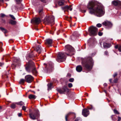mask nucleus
Segmentation results:
<instances>
[{"mask_svg": "<svg viewBox=\"0 0 121 121\" xmlns=\"http://www.w3.org/2000/svg\"><path fill=\"white\" fill-rule=\"evenodd\" d=\"M87 8L89 10L90 13L94 14L97 17H101L104 14L105 11L104 7L102 5H95L94 3L92 1L89 3Z\"/></svg>", "mask_w": 121, "mask_h": 121, "instance_id": "f257e3e1", "label": "nucleus"}, {"mask_svg": "<svg viewBox=\"0 0 121 121\" xmlns=\"http://www.w3.org/2000/svg\"><path fill=\"white\" fill-rule=\"evenodd\" d=\"M81 63L83 67L86 70L89 71L92 69L93 62L91 57H87L82 59Z\"/></svg>", "mask_w": 121, "mask_h": 121, "instance_id": "f03ea898", "label": "nucleus"}, {"mask_svg": "<svg viewBox=\"0 0 121 121\" xmlns=\"http://www.w3.org/2000/svg\"><path fill=\"white\" fill-rule=\"evenodd\" d=\"M26 71L28 72H31L33 74L36 76L38 74L34 63L32 61H29L25 65Z\"/></svg>", "mask_w": 121, "mask_h": 121, "instance_id": "7ed1b4c3", "label": "nucleus"}, {"mask_svg": "<svg viewBox=\"0 0 121 121\" xmlns=\"http://www.w3.org/2000/svg\"><path fill=\"white\" fill-rule=\"evenodd\" d=\"M65 49L66 53L68 56H70L73 54V52L74 51V49L71 46L69 45L65 46Z\"/></svg>", "mask_w": 121, "mask_h": 121, "instance_id": "20e7f679", "label": "nucleus"}, {"mask_svg": "<svg viewBox=\"0 0 121 121\" xmlns=\"http://www.w3.org/2000/svg\"><path fill=\"white\" fill-rule=\"evenodd\" d=\"M29 115L31 119L35 120L39 117L40 114L39 110H37L35 112L30 113Z\"/></svg>", "mask_w": 121, "mask_h": 121, "instance_id": "39448f33", "label": "nucleus"}, {"mask_svg": "<svg viewBox=\"0 0 121 121\" xmlns=\"http://www.w3.org/2000/svg\"><path fill=\"white\" fill-rule=\"evenodd\" d=\"M55 18L53 16H50L49 17H46L44 20V22L46 24H49L54 23Z\"/></svg>", "mask_w": 121, "mask_h": 121, "instance_id": "423d86ee", "label": "nucleus"}, {"mask_svg": "<svg viewBox=\"0 0 121 121\" xmlns=\"http://www.w3.org/2000/svg\"><path fill=\"white\" fill-rule=\"evenodd\" d=\"M88 30L90 33V35L91 36H95L96 35L97 31V29L96 27L91 26L90 27Z\"/></svg>", "mask_w": 121, "mask_h": 121, "instance_id": "0eeeda50", "label": "nucleus"}, {"mask_svg": "<svg viewBox=\"0 0 121 121\" xmlns=\"http://www.w3.org/2000/svg\"><path fill=\"white\" fill-rule=\"evenodd\" d=\"M65 55L64 54L61 52H59L57 56V61L59 62H63L65 60Z\"/></svg>", "mask_w": 121, "mask_h": 121, "instance_id": "6e6552de", "label": "nucleus"}, {"mask_svg": "<svg viewBox=\"0 0 121 121\" xmlns=\"http://www.w3.org/2000/svg\"><path fill=\"white\" fill-rule=\"evenodd\" d=\"M62 90L60 89H57V91L60 94H65V93H68L69 91V90L66 86H64L62 88Z\"/></svg>", "mask_w": 121, "mask_h": 121, "instance_id": "1a4fd4ad", "label": "nucleus"}, {"mask_svg": "<svg viewBox=\"0 0 121 121\" xmlns=\"http://www.w3.org/2000/svg\"><path fill=\"white\" fill-rule=\"evenodd\" d=\"M33 80V77L30 75H27L25 76V80L28 83H31Z\"/></svg>", "mask_w": 121, "mask_h": 121, "instance_id": "9d476101", "label": "nucleus"}, {"mask_svg": "<svg viewBox=\"0 0 121 121\" xmlns=\"http://www.w3.org/2000/svg\"><path fill=\"white\" fill-rule=\"evenodd\" d=\"M112 3L114 5L117 7V9H120L121 8V2L117 0L113 1Z\"/></svg>", "mask_w": 121, "mask_h": 121, "instance_id": "9b49d317", "label": "nucleus"}, {"mask_svg": "<svg viewBox=\"0 0 121 121\" xmlns=\"http://www.w3.org/2000/svg\"><path fill=\"white\" fill-rule=\"evenodd\" d=\"M103 24L106 26L108 28H111L112 26V24L110 22L108 21H106L103 22Z\"/></svg>", "mask_w": 121, "mask_h": 121, "instance_id": "f8f14e48", "label": "nucleus"}, {"mask_svg": "<svg viewBox=\"0 0 121 121\" xmlns=\"http://www.w3.org/2000/svg\"><path fill=\"white\" fill-rule=\"evenodd\" d=\"M40 19L39 18H36L32 19L31 21V23L37 24L40 23Z\"/></svg>", "mask_w": 121, "mask_h": 121, "instance_id": "ddd939ff", "label": "nucleus"}, {"mask_svg": "<svg viewBox=\"0 0 121 121\" xmlns=\"http://www.w3.org/2000/svg\"><path fill=\"white\" fill-rule=\"evenodd\" d=\"M52 40L50 39H48L46 40L45 42L46 44L48 47L52 46Z\"/></svg>", "mask_w": 121, "mask_h": 121, "instance_id": "4468645a", "label": "nucleus"}, {"mask_svg": "<svg viewBox=\"0 0 121 121\" xmlns=\"http://www.w3.org/2000/svg\"><path fill=\"white\" fill-rule=\"evenodd\" d=\"M89 113L88 110L87 109H84L82 110V114L84 116L87 117Z\"/></svg>", "mask_w": 121, "mask_h": 121, "instance_id": "2eb2a0df", "label": "nucleus"}, {"mask_svg": "<svg viewBox=\"0 0 121 121\" xmlns=\"http://www.w3.org/2000/svg\"><path fill=\"white\" fill-rule=\"evenodd\" d=\"M76 69L78 72H80L82 70V67L81 65H78L76 67Z\"/></svg>", "mask_w": 121, "mask_h": 121, "instance_id": "dca6fc26", "label": "nucleus"}, {"mask_svg": "<svg viewBox=\"0 0 121 121\" xmlns=\"http://www.w3.org/2000/svg\"><path fill=\"white\" fill-rule=\"evenodd\" d=\"M36 50L38 53H40L42 51V48L39 46H38L36 48Z\"/></svg>", "mask_w": 121, "mask_h": 121, "instance_id": "f3484780", "label": "nucleus"}, {"mask_svg": "<svg viewBox=\"0 0 121 121\" xmlns=\"http://www.w3.org/2000/svg\"><path fill=\"white\" fill-rule=\"evenodd\" d=\"M36 97V95L32 94H30L28 96V98L30 99H35Z\"/></svg>", "mask_w": 121, "mask_h": 121, "instance_id": "a211bd4d", "label": "nucleus"}, {"mask_svg": "<svg viewBox=\"0 0 121 121\" xmlns=\"http://www.w3.org/2000/svg\"><path fill=\"white\" fill-rule=\"evenodd\" d=\"M71 114H73L75 115V114L74 113L72 112H69L68 114H66L65 116V118L66 121H67V118Z\"/></svg>", "mask_w": 121, "mask_h": 121, "instance_id": "6ab92c4d", "label": "nucleus"}, {"mask_svg": "<svg viewBox=\"0 0 121 121\" xmlns=\"http://www.w3.org/2000/svg\"><path fill=\"white\" fill-rule=\"evenodd\" d=\"M72 6L70 5L69 6L66 5L63 8L64 9H67L69 10L70 11H71L72 10V8H71Z\"/></svg>", "mask_w": 121, "mask_h": 121, "instance_id": "aec40b11", "label": "nucleus"}, {"mask_svg": "<svg viewBox=\"0 0 121 121\" xmlns=\"http://www.w3.org/2000/svg\"><path fill=\"white\" fill-rule=\"evenodd\" d=\"M110 44L105 43H104L103 44V47L104 48H109L110 46Z\"/></svg>", "mask_w": 121, "mask_h": 121, "instance_id": "412c9836", "label": "nucleus"}, {"mask_svg": "<svg viewBox=\"0 0 121 121\" xmlns=\"http://www.w3.org/2000/svg\"><path fill=\"white\" fill-rule=\"evenodd\" d=\"M14 61L16 63L17 65H19L20 63V61L19 58H15L14 60Z\"/></svg>", "mask_w": 121, "mask_h": 121, "instance_id": "4be33fe9", "label": "nucleus"}, {"mask_svg": "<svg viewBox=\"0 0 121 121\" xmlns=\"http://www.w3.org/2000/svg\"><path fill=\"white\" fill-rule=\"evenodd\" d=\"M0 30H1L5 34L7 33V30L6 29L2 27H0Z\"/></svg>", "mask_w": 121, "mask_h": 121, "instance_id": "5701e85b", "label": "nucleus"}, {"mask_svg": "<svg viewBox=\"0 0 121 121\" xmlns=\"http://www.w3.org/2000/svg\"><path fill=\"white\" fill-rule=\"evenodd\" d=\"M64 1L63 0H61L58 2V4L59 5L61 6L63 5L64 4Z\"/></svg>", "mask_w": 121, "mask_h": 121, "instance_id": "b1692460", "label": "nucleus"}, {"mask_svg": "<svg viewBox=\"0 0 121 121\" xmlns=\"http://www.w3.org/2000/svg\"><path fill=\"white\" fill-rule=\"evenodd\" d=\"M16 104H17L18 105H20L21 106L23 105H24V103L21 101L20 102L16 103Z\"/></svg>", "mask_w": 121, "mask_h": 121, "instance_id": "393cba45", "label": "nucleus"}, {"mask_svg": "<svg viewBox=\"0 0 121 121\" xmlns=\"http://www.w3.org/2000/svg\"><path fill=\"white\" fill-rule=\"evenodd\" d=\"M48 90H49L51 89L52 88V84L51 83H50L48 84Z\"/></svg>", "mask_w": 121, "mask_h": 121, "instance_id": "a878e982", "label": "nucleus"}, {"mask_svg": "<svg viewBox=\"0 0 121 121\" xmlns=\"http://www.w3.org/2000/svg\"><path fill=\"white\" fill-rule=\"evenodd\" d=\"M9 23L12 25H14L16 24V22L15 21L11 20L10 21Z\"/></svg>", "mask_w": 121, "mask_h": 121, "instance_id": "bb28decb", "label": "nucleus"}, {"mask_svg": "<svg viewBox=\"0 0 121 121\" xmlns=\"http://www.w3.org/2000/svg\"><path fill=\"white\" fill-rule=\"evenodd\" d=\"M77 33H78L76 31L74 32V34H73V36L72 37L71 39L72 40H74V36H77V35H76V34H77Z\"/></svg>", "mask_w": 121, "mask_h": 121, "instance_id": "cd10ccee", "label": "nucleus"}, {"mask_svg": "<svg viewBox=\"0 0 121 121\" xmlns=\"http://www.w3.org/2000/svg\"><path fill=\"white\" fill-rule=\"evenodd\" d=\"M25 80L23 79H22L20 80L19 82V83L20 84L23 83H24L25 81Z\"/></svg>", "mask_w": 121, "mask_h": 121, "instance_id": "c85d7f7f", "label": "nucleus"}, {"mask_svg": "<svg viewBox=\"0 0 121 121\" xmlns=\"http://www.w3.org/2000/svg\"><path fill=\"white\" fill-rule=\"evenodd\" d=\"M43 9H41L39 11V14L41 15V14H42L43 13Z\"/></svg>", "mask_w": 121, "mask_h": 121, "instance_id": "c756f323", "label": "nucleus"}, {"mask_svg": "<svg viewBox=\"0 0 121 121\" xmlns=\"http://www.w3.org/2000/svg\"><path fill=\"white\" fill-rule=\"evenodd\" d=\"M15 107L16 105L14 104H12L11 106V107L12 108H14Z\"/></svg>", "mask_w": 121, "mask_h": 121, "instance_id": "7c9ffc66", "label": "nucleus"}, {"mask_svg": "<svg viewBox=\"0 0 121 121\" xmlns=\"http://www.w3.org/2000/svg\"><path fill=\"white\" fill-rule=\"evenodd\" d=\"M3 45V43L1 42H0V50L2 51L3 50L2 48H1V46Z\"/></svg>", "mask_w": 121, "mask_h": 121, "instance_id": "2f4dec72", "label": "nucleus"}, {"mask_svg": "<svg viewBox=\"0 0 121 121\" xmlns=\"http://www.w3.org/2000/svg\"><path fill=\"white\" fill-rule=\"evenodd\" d=\"M23 6L22 4H20V6H18V8L20 9H22L23 8Z\"/></svg>", "mask_w": 121, "mask_h": 121, "instance_id": "473e14b6", "label": "nucleus"}, {"mask_svg": "<svg viewBox=\"0 0 121 121\" xmlns=\"http://www.w3.org/2000/svg\"><path fill=\"white\" fill-rule=\"evenodd\" d=\"M22 0H16L17 4H20Z\"/></svg>", "mask_w": 121, "mask_h": 121, "instance_id": "72a5a7b5", "label": "nucleus"}, {"mask_svg": "<svg viewBox=\"0 0 121 121\" xmlns=\"http://www.w3.org/2000/svg\"><path fill=\"white\" fill-rule=\"evenodd\" d=\"M68 86L69 88H71L73 86V85L72 83H70L68 84Z\"/></svg>", "mask_w": 121, "mask_h": 121, "instance_id": "f704fd0d", "label": "nucleus"}, {"mask_svg": "<svg viewBox=\"0 0 121 121\" xmlns=\"http://www.w3.org/2000/svg\"><path fill=\"white\" fill-rule=\"evenodd\" d=\"M114 112L115 114H120L118 112V111L116 109H114Z\"/></svg>", "mask_w": 121, "mask_h": 121, "instance_id": "c9c22d12", "label": "nucleus"}, {"mask_svg": "<svg viewBox=\"0 0 121 121\" xmlns=\"http://www.w3.org/2000/svg\"><path fill=\"white\" fill-rule=\"evenodd\" d=\"M74 81V79L73 78H70L69 80V82H73Z\"/></svg>", "mask_w": 121, "mask_h": 121, "instance_id": "e433bc0d", "label": "nucleus"}, {"mask_svg": "<svg viewBox=\"0 0 121 121\" xmlns=\"http://www.w3.org/2000/svg\"><path fill=\"white\" fill-rule=\"evenodd\" d=\"M102 25L100 23L96 25V26L98 27H101Z\"/></svg>", "mask_w": 121, "mask_h": 121, "instance_id": "4c0bfd02", "label": "nucleus"}, {"mask_svg": "<svg viewBox=\"0 0 121 121\" xmlns=\"http://www.w3.org/2000/svg\"><path fill=\"white\" fill-rule=\"evenodd\" d=\"M9 16H10V17L12 18L13 19V20L15 19V18L13 15H10Z\"/></svg>", "mask_w": 121, "mask_h": 121, "instance_id": "58836bf2", "label": "nucleus"}, {"mask_svg": "<svg viewBox=\"0 0 121 121\" xmlns=\"http://www.w3.org/2000/svg\"><path fill=\"white\" fill-rule=\"evenodd\" d=\"M81 120L79 117H78L75 120V121H81Z\"/></svg>", "mask_w": 121, "mask_h": 121, "instance_id": "ea45409f", "label": "nucleus"}, {"mask_svg": "<svg viewBox=\"0 0 121 121\" xmlns=\"http://www.w3.org/2000/svg\"><path fill=\"white\" fill-rule=\"evenodd\" d=\"M1 17H4L5 16V15L4 14L1 13L0 14Z\"/></svg>", "mask_w": 121, "mask_h": 121, "instance_id": "a19ab883", "label": "nucleus"}, {"mask_svg": "<svg viewBox=\"0 0 121 121\" xmlns=\"http://www.w3.org/2000/svg\"><path fill=\"white\" fill-rule=\"evenodd\" d=\"M22 109L23 110L25 111L26 109V106H23L22 107Z\"/></svg>", "mask_w": 121, "mask_h": 121, "instance_id": "79ce46f5", "label": "nucleus"}, {"mask_svg": "<svg viewBox=\"0 0 121 121\" xmlns=\"http://www.w3.org/2000/svg\"><path fill=\"white\" fill-rule=\"evenodd\" d=\"M118 50L119 52H121V45H120L119 46Z\"/></svg>", "mask_w": 121, "mask_h": 121, "instance_id": "37998d69", "label": "nucleus"}, {"mask_svg": "<svg viewBox=\"0 0 121 121\" xmlns=\"http://www.w3.org/2000/svg\"><path fill=\"white\" fill-rule=\"evenodd\" d=\"M98 35L99 36H101L103 35V33L101 32H99L98 33Z\"/></svg>", "mask_w": 121, "mask_h": 121, "instance_id": "c03bdc74", "label": "nucleus"}, {"mask_svg": "<svg viewBox=\"0 0 121 121\" xmlns=\"http://www.w3.org/2000/svg\"><path fill=\"white\" fill-rule=\"evenodd\" d=\"M121 120V117H118L117 121H120Z\"/></svg>", "mask_w": 121, "mask_h": 121, "instance_id": "a18cd8bd", "label": "nucleus"}, {"mask_svg": "<svg viewBox=\"0 0 121 121\" xmlns=\"http://www.w3.org/2000/svg\"><path fill=\"white\" fill-rule=\"evenodd\" d=\"M117 73H114V74L113 75V76L114 77H115L116 76H117Z\"/></svg>", "mask_w": 121, "mask_h": 121, "instance_id": "49530a36", "label": "nucleus"}, {"mask_svg": "<svg viewBox=\"0 0 121 121\" xmlns=\"http://www.w3.org/2000/svg\"><path fill=\"white\" fill-rule=\"evenodd\" d=\"M117 81V78L115 79H114L113 82L115 83H116Z\"/></svg>", "mask_w": 121, "mask_h": 121, "instance_id": "de8ad7c7", "label": "nucleus"}, {"mask_svg": "<svg viewBox=\"0 0 121 121\" xmlns=\"http://www.w3.org/2000/svg\"><path fill=\"white\" fill-rule=\"evenodd\" d=\"M88 109H93V107L92 106H91V107H88Z\"/></svg>", "mask_w": 121, "mask_h": 121, "instance_id": "09e8293b", "label": "nucleus"}, {"mask_svg": "<svg viewBox=\"0 0 121 121\" xmlns=\"http://www.w3.org/2000/svg\"><path fill=\"white\" fill-rule=\"evenodd\" d=\"M22 115V113H18V116L19 117H20Z\"/></svg>", "mask_w": 121, "mask_h": 121, "instance_id": "8fccbe9b", "label": "nucleus"}, {"mask_svg": "<svg viewBox=\"0 0 121 121\" xmlns=\"http://www.w3.org/2000/svg\"><path fill=\"white\" fill-rule=\"evenodd\" d=\"M119 47V46L118 45H116L115 47V48H117L118 47Z\"/></svg>", "mask_w": 121, "mask_h": 121, "instance_id": "3c124183", "label": "nucleus"}, {"mask_svg": "<svg viewBox=\"0 0 121 121\" xmlns=\"http://www.w3.org/2000/svg\"><path fill=\"white\" fill-rule=\"evenodd\" d=\"M53 66L52 64H51V66H50L49 67V68H52L53 67Z\"/></svg>", "mask_w": 121, "mask_h": 121, "instance_id": "603ef678", "label": "nucleus"}, {"mask_svg": "<svg viewBox=\"0 0 121 121\" xmlns=\"http://www.w3.org/2000/svg\"><path fill=\"white\" fill-rule=\"evenodd\" d=\"M105 54L107 55L108 54V53L107 51H105L104 53Z\"/></svg>", "mask_w": 121, "mask_h": 121, "instance_id": "864d4df0", "label": "nucleus"}, {"mask_svg": "<svg viewBox=\"0 0 121 121\" xmlns=\"http://www.w3.org/2000/svg\"><path fill=\"white\" fill-rule=\"evenodd\" d=\"M4 64V63H0V66H2Z\"/></svg>", "mask_w": 121, "mask_h": 121, "instance_id": "5fc2aeb1", "label": "nucleus"}, {"mask_svg": "<svg viewBox=\"0 0 121 121\" xmlns=\"http://www.w3.org/2000/svg\"><path fill=\"white\" fill-rule=\"evenodd\" d=\"M4 57L5 58V59L6 60L7 59V58L8 57V56H4Z\"/></svg>", "mask_w": 121, "mask_h": 121, "instance_id": "6e6d98bb", "label": "nucleus"}, {"mask_svg": "<svg viewBox=\"0 0 121 121\" xmlns=\"http://www.w3.org/2000/svg\"><path fill=\"white\" fill-rule=\"evenodd\" d=\"M112 79H109V81L110 82H111L112 81Z\"/></svg>", "mask_w": 121, "mask_h": 121, "instance_id": "4d7b16f0", "label": "nucleus"}, {"mask_svg": "<svg viewBox=\"0 0 121 121\" xmlns=\"http://www.w3.org/2000/svg\"><path fill=\"white\" fill-rule=\"evenodd\" d=\"M41 0V1L42 2H44L45 1V0Z\"/></svg>", "mask_w": 121, "mask_h": 121, "instance_id": "13d9d810", "label": "nucleus"}, {"mask_svg": "<svg viewBox=\"0 0 121 121\" xmlns=\"http://www.w3.org/2000/svg\"><path fill=\"white\" fill-rule=\"evenodd\" d=\"M29 56L30 57H32L33 56H30H30Z\"/></svg>", "mask_w": 121, "mask_h": 121, "instance_id": "bf43d9fd", "label": "nucleus"}, {"mask_svg": "<svg viewBox=\"0 0 121 121\" xmlns=\"http://www.w3.org/2000/svg\"><path fill=\"white\" fill-rule=\"evenodd\" d=\"M3 22L4 23L5 22V20H3Z\"/></svg>", "mask_w": 121, "mask_h": 121, "instance_id": "052dcab7", "label": "nucleus"}, {"mask_svg": "<svg viewBox=\"0 0 121 121\" xmlns=\"http://www.w3.org/2000/svg\"><path fill=\"white\" fill-rule=\"evenodd\" d=\"M55 7H57V5L56 4V6Z\"/></svg>", "mask_w": 121, "mask_h": 121, "instance_id": "680f3d73", "label": "nucleus"}, {"mask_svg": "<svg viewBox=\"0 0 121 121\" xmlns=\"http://www.w3.org/2000/svg\"><path fill=\"white\" fill-rule=\"evenodd\" d=\"M12 49L13 50L14 49V47H13L12 48Z\"/></svg>", "mask_w": 121, "mask_h": 121, "instance_id": "e2e57ef3", "label": "nucleus"}, {"mask_svg": "<svg viewBox=\"0 0 121 121\" xmlns=\"http://www.w3.org/2000/svg\"><path fill=\"white\" fill-rule=\"evenodd\" d=\"M104 92H105L106 93H107V92H107V91H106V90H104Z\"/></svg>", "mask_w": 121, "mask_h": 121, "instance_id": "0e129e2a", "label": "nucleus"}, {"mask_svg": "<svg viewBox=\"0 0 121 121\" xmlns=\"http://www.w3.org/2000/svg\"><path fill=\"white\" fill-rule=\"evenodd\" d=\"M1 107L0 106V112L1 111Z\"/></svg>", "mask_w": 121, "mask_h": 121, "instance_id": "69168bd1", "label": "nucleus"}, {"mask_svg": "<svg viewBox=\"0 0 121 121\" xmlns=\"http://www.w3.org/2000/svg\"><path fill=\"white\" fill-rule=\"evenodd\" d=\"M0 1L1 2H3V0H0Z\"/></svg>", "mask_w": 121, "mask_h": 121, "instance_id": "338daca9", "label": "nucleus"}, {"mask_svg": "<svg viewBox=\"0 0 121 121\" xmlns=\"http://www.w3.org/2000/svg\"><path fill=\"white\" fill-rule=\"evenodd\" d=\"M86 95L87 96H88V93H86Z\"/></svg>", "mask_w": 121, "mask_h": 121, "instance_id": "774afa93", "label": "nucleus"}]
</instances>
